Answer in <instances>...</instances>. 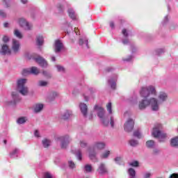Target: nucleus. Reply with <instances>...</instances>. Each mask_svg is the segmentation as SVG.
<instances>
[{
  "label": "nucleus",
  "instance_id": "35",
  "mask_svg": "<svg viewBox=\"0 0 178 178\" xmlns=\"http://www.w3.org/2000/svg\"><path fill=\"white\" fill-rule=\"evenodd\" d=\"M56 69H57V71L59 72L60 73H65V67L62 65H56Z\"/></svg>",
  "mask_w": 178,
  "mask_h": 178
},
{
  "label": "nucleus",
  "instance_id": "60",
  "mask_svg": "<svg viewBox=\"0 0 178 178\" xmlns=\"http://www.w3.org/2000/svg\"><path fill=\"white\" fill-rule=\"evenodd\" d=\"M110 27L111 29H115V23H113V22H110Z\"/></svg>",
  "mask_w": 178,
  "mask_h": 178
},
{
  "label": "nucleus",
  "instance_id": "56",
  "mask_svg": "<svg viewBox=\"0 0 178 178\" xmlns=\"http://www.w3.org/2000/svg\"><path fill=\"white\" fill-rule=\"evenodd\" d=\"M129 102L132 105H134V104H137V97H135L134 99H130Z\"/></svg>",
  "mask_w": 178,
  "mask_h": 178
},
{
  "label": "nucleus",
  "instance_id": "49",
  "mask_svg": "<svg viewBox=\"0 0 178 178\" xmlns=\"http://www.w3.org/2000/svg\"><path fill=\"white\" fill-rule=\"evenodd\" d=\"M165 50L163 49H159L156 50V55H161V54H163Z\"/></svg>",
  "mask_w": 178,
  "mask_h": 178
},
{
  "label": "nucleus",
  "instance_id": "19",
  "mask_svg": "<svg viewBox=\"0 0 178 178\" xmlns=\"http://www.w3.org/2000/svg\"><path fill=\"white\" fill-rule=\"evenodd\" d=\"M170 145L174 148H178V136L171 138Z\"/></svg>",
  "mask_w": 178,
  "mask_h": 178
},
{
  "label": "nucleus",
  "instance_id": "8",
  "mask_svg": "<svg viewBox=\"0 0 178 178\" xmlns=\"http://www.w3.org/2000/svg\"><path fill=\"white\" fill-rule=\"evenodd\" d=\"M17 23L20 27H22L24 30L29 31L33 29V25L27 22L24 18H19L17 19Z\"/></svg>",
  "mask_w": 178,
  "mask_h": 178
},
{
  "label": "nucleus",
  "instance_id": "44",
  "mask_svg": "<svg viewBox=\"0 0 178 178\" xmlns=\"http://www.w3.org/2000/svg\"><path fill=\"white\" fill-rule=\"evenodd\" d=\"M131 60H133V56H129L127 58H123L124 62H131Z\"/></svg>",
  "mask_w": 178,
  "mask_h": 178
},
{
  "label": "nucleus",
  "instance_id": "15",
  "mask_svg": "<svg viewBox=\"0 0 178 178\" xmlns=\"http://www.w3.org/2000/svg\"><path fill=\"white\" fill-rule=\"evenodd\" d=\"M0 52L2 55H10V54H12V51L9 49V46H8V44H3Z\"/></svg>",
  "mask_w": 178,
  "mask_h": 178
},
{
  "label": "nucleus",
  "instance_id": "29",
  "mask_svg": "<svg viewBox=\"0 0 178 178\" xmlns=\"http://www.w3.org/2000/svg\"><path fill=\"white\" fill-rule=\"evenodd\" d=\"M68 14L70 17L72 19V20H74V19H76V14H74V10H73V9L72 8L69 9Z\"/></svg>",
  "mask_w": 178,
  "mask_h": 178
},
{
  "label": "nucleus",
  "instance_id": "57",
  "mask_svg": "<svg viewBox=\"0 0 178 178\" xmlns=\"http://www.w3.org/2000/svg\"><path fill=\"white\" fill-rule=\"evenodd\" d=\"M34 136L35 137H40V132L38 131V130H35L34 131Z\"/></svg>",
  "mask_w": 178,
  "mask_h": 178
},
{
  "label": "nucleus",
  "instance_id": "25",
  "mask_svg": "<svg viewBox=\"0 0 178 178\" xmlns=\"http://www.w3.org/2000/svg\"><path fill=\"white\" fill-rule=\"evenodd\" d=\"M127 173L129 178H136V170L133 168H129Z\"/></svg>",
  "mask_w": 178,
  "mask_h": 178
},
{
  "label": "nucleus",
  "instance_id": "10",
  "mask_svg": "<svg viewBox=\"0 0 178 178\" xmlns=\"http://www.w3.org/2000/svg\"><path fill=\"white\" fill-rule=\"evenodd\" d=\"M133 129H134V120L129 118L124 125V131H127V133H130L131 131H133Z\"/></svg>",
  "mask_w": 178,
  "mask_h": 178
},
{
  "label": "nucleus",
  "instance_id": "42",
  "mask_svg": "<svg viewBox=\"0 0 178 178\" xmlns=\"http://www.w3.org/2000/svg\"><path fill=\"white\" fill-rule=\"evenodd\" d=\"M76 158H77V159H78L79 161H81V159H82L81 151L78 150V151L76 152Z\"/></svg>",
  "mask_w": 178,
  "mask_h": 178
},
{
  "label": "nucleus",
  "instance_id": "40",
  "mask_svg": "<svg viewBox=\"0 0 178 178\" xmlns=\"http://www.w3.org/2000/svg\"><path fill=\"white\" fill-rule=\"evenodd\" d=\"M56 97H58V92H53L49 97L50 101H52V99H55V98H56Z\"/></svg>",
  "mask_w": 178,
  "mask_h": 178
},
{
  "label": "nucleus",
  "instance_id": "52",
  "mask_svg": "<svg viewBox=\"0 0 178 178\" xmlns=\"http://www.w3.org/2000/svg\"><path fill=\"white\" fill-rule=\"evenodd\" d=\"M42 74L43 76H44L45 77H51V74H49V72H47V71H43L42 72Z\"/></svg>",
  "mask_w": 178,
  "mask_h": 178
},
{
  "label": "nucleus",
  "instance_id": "38",
  "mask_svg": "<svg viewBox=\"0 0 178 178\" xmlns=\"http://www.w3.org/2000/svg\"><path fill=\"white\" fill-rule=\"evenodd\" d=\"M38 86L40 87H46V86H48V82L47 81H40L38 82Z\"/></svg>",
  "mask_w": 178,
  "mask_h": 178
},
{
  "label": "nucleus",
  "instance_id": "53",
  "mask_svg": "<svg viewBox=\"0 0 178 178\" xmlns=\"http://www.w3.org/2000/svg\"><path fill=\"white\" fill-rule=\"evenodd\" d=\"M9 1L10 0H3L5 8H9V6H10V4H9Z\"/></svg>",
  "mask_w": 178,
  "mask_h": 178
},
{
  "label": "nucleus",
  "instance_id": "17",
  "mask_svg": "<svg viewBox=\"0 0 178 178\" xmlns=\"http://www.w3.org/2000/svg\"><path fill=\"white\" fill-rule=\"evenodd\" d=\"M81 112L83 116H87V112L88 111V107L87 106V104L84 103H81L79 105Z\"/></svg>",
  "mask_w": 178,
  "mask_h": 178
},
{
  "label": "nucleus",
  "instance_id": "28",
  "mask_svg": "<svg viewBox=\"0 0 178 178\" xmlns=\"http://www.w3.org/2000/svg\"><path fill=\"white\" fill-rule=\"evenodd\" d=\"M17 154H19V149H15L10 153V158L17 157Z\"/></svg>",
  "mask_w": 178,
  "mask_h": 178
},
{
  "label": "nucleus",
  "instance_id": "23",
  "mask_svg": "<svg viewBox=\"0 0 178 178\" xmlns=\"http://www.w3.org/2000/svg\"><path fill=\"white\" fill-rule=\"evenodd\" d=\"M42 144L44 148H48V147H49V145H51V140L44 138L42 140Z\"/></svg>",
  "mask_w": 178,
  "mask_h": 178
},
{
  "label": "nucleus",
  "instance_id": "34",
  "mask_svg": "<svg viewBox=\"0 0 178 178\" xmlns=\"http://www.w3.org/2000/svg\"><path fill=\"white\" fill-rule=\"evenodd\" d=\"M134 137H136V138H143V135L140 131L137 130L134 132Z\"/></svg>",
  "mask_w": 178,
  "mask_h": 178
},
{
  "label": "nucleus",
  "instance_id": "46",
  "mask_svg": "<svg viewBox=\"0 0 178 178\" xmlns=\"http://www.w3.org/2000/svg\"><path fill=\"white\" fill-rule=\"evenodd\" d=\"M0 16L1 17H6L7 16L6 12L3 10H0Z\"/></svg>",
  "mask_w": 178,
  "mask_h": 178
},
{
  "label": "nucleus",
  "instance_id": "61",
  "mask_svg": "<svg viewBox=\"0 0 178 178\" xmlns=\"http://www.w3.org/2000/svg\"><path fill=\"white\" fill-rule=\"evenodd\" d=\"M22 3H23L24 5H26V3H27V2H29L28 0H21Z\"/></svg>",
  "mask_w": 178,
  "mask_h": 178
},
{
  "label": "nucleus",
  "instance_id": "33",
  "mask_svg": "<svg viewBox=\"0 0 178 178\" xmlns=\"http://www.w3.org/2000/svg\"><path fill=\"white\" fill-rule=\"evenodd\" d=\"M129 145H131V147H137V145H138V140L131 139V140H129Z\"/></svg>",
  "mask_w": 178,
  "mask_h": 178
},
{
  "label": "nucleus",
  "instance_id": "27",
  "mask_svg": "<svg viewBox=\"0 0 178 178\" xmlns=\"http://www.w3.org/2000/svg\"><path fill=\"white\" fill-rule=\"evenodd\" d=\"M27 120V117H21L17 120V124H24Z\"/></svg>",
  "mask_w": 178,
  "mask_h": 178
},
{
  "label": "nucleus",
  "instance_id": "36",
  "mask_svg": "<svg viewBox=\"0 0 178 178\" xmlns=\"http://www.w3.org/2000/svg\"><path fill=\"white\" fill-rule=\"evenodd\" d=\"M79 145L81 148H86L87 147V142L85 140H81L79 141Z\"/></svg>",
  "mask_w": 178,
  "mask_h": 178
},
{
  "label": "nucleus",
  "instance_id": "62",
  "mask_svg": "<svg viewBox=\"0 0 178 178\" xmlns=\"http://www.w3.org/2000/svg\"><path fill=\"white\" fill-rule=\"evenodd\" d=\"M83 97H84L85 101H86V102L88 101L89 97L88 96H86V95H83Z\"/></svg>",
  "mask_w": 178,
  "mask_h": 178
},
{
  "label": "nucleus",
  "instance_id": "18",
  "mask_svg": "<svg viewBox=\"0 0 178 178\" xmlns=\"http://www.w3.org/2000/svg\"><path fill=\"white\" fill-rule=\"evenodd\" d=\"M42 109H44V104H37L33 106L34 113H40Z\"/></svg>",
  "mask_w": 178,
  "mask_h": 178
},
{
  "label": "nucleus",
  "instance_id": "3",
  "mask_svg": "<svg viewBox=\"0 0 178 178\" xmlns=\"http://www.w3.org/2000/svg\"><path fill=\"white\" fill-rule=\"evenodd\" d=\"M105 143L104 142H95L93 144L92 148L89 149V158L90 159H95L97 155L99 153V151L105 148Z\"/></svg>",
  "mask_w": 178,
  "mask_h": 178
},
{
  "label": "nucleus",
  "instance_id": "24",
  "mask_svg": "<svg viewBox=\"0 0 178 178\" xmlns=\"http://www.w3.org/2000/svg\"><path fill=\"white\" fill-rule=\"evenodd\" d=\"M85 44L86 47L88 48V40L87 38H80L79 40V45H83Z\"/></svg>",
  "mask_w": 178,
  "mask_h": 178
},
{
  "label": "nucleus",
  "instance_id": "47",
  "mask_svg": "<svg viewBox=\"0 0 178 178\" xmlns=\"http://www.w3.org/2000/svg\"><path fill=\"white\" fill-rule=\"evenodd\" d=\"M152 149H153V154L154 155H158V154H159V152H161V150H159V149L158 148H152Z\"/></svg>",
  "mask_w": 178,
  "mask_h": 178
},
{
  "label": "nucleus",
  "instance_id": "4",
  "mask_svg": "<svg viewBox=\"0 0 178 178\" xmlns=\"http://www.w3.org/2000/svg\"><path fill=\"white\" fill-rule=\"evenodd\" d=\"M94 111H95L103 126H109V118H108V116L105 114V109L96 104L94 106Z\"/></svg>",
  "mask_w": 178,
  "mask_h": 178
},
{
  "label": "nucleus",
  "instance_id": "39",
  "mask_svg": "<svg viewBox=\"0 0 178 178\" xmlns=\"http://www.w3.org/2000/svg\"><path fill=\"white\" fill-rule=\"evenodd\" d=\"M129 166H133L134 168H138V161H134L129 163Z\"/></svg>",
  "mask_w": 178,
  "mask_h": 178
},
{
  "label": "nucleus",
  "instance_id": "43",
  "mask_svg": "<svg viewBox=\"0 0 178 178\" xmlns=\"http://www.w3.org/2000/svg\"><path fill=\"white\" fill-rule=\"evenodd\" d=\"M44 178H54V175L49 172H44Z\"/></svg>",
  "mask_w": 178,
  "mask_h": 178
},
{
  "label": "nucleus",
  "instance_id": "50",
  "mask_svg": "<svg viewBox=\"0 0 178 178\" xmlns=\"http://www.w3.org/2000/svg\"><path fill=\"white\" fill-rule=\"evenodd\" d=\"M168 22H169V16L166 15L165 17H164V19L163 21V24L165 25L166 24V23H168Z\"/></svg>",
  "mask_w": 178,
  "mask_h": 178
},
{
  "label": "nucleus",
  "instance_id": "11",
  "mask_svg": "<svg viewBox=\"0 0 178 178\" xmlns=\"http://www.w3.org/2000/svg\"><path fill=\"white\" fill-rule=\"evenodd\" d=\"M64 46L62 41L57 40L54 42V52L56 54H59L62 49H63Z\"/></svg>",
  "mask_w": 178,
  "mask_h": 178
},
{
  "label": "nucleus",
  "instance_id": "2",
  "mask_svg": "<svg viewBox=\"0 0 178 178\" xmlns=\"http://www.w3.org/2000/svg\"><path fill=\"white\" fill-rule=\"evenodd\" d=\"M140 95L144 99L139 102L138 109H140V111H144V109H147V108H142L143 105L141 104L146 101H149L151 98H154L152 96H156V88L154 86L143 87L140 90Z\"/></svg>",
  "mask_w": 178,
  "mask_h": 178
},
{
  "label": "nucleus",
  "instance_id": "32",
  "mask_svg": "<svg viewBox=\"0 0 178 178\" xmlns=\"http://www.w3.org/2000/svg\"><path fill=\"white\" fill-rule=\"evenodd\" d=\"M106 109L109 115H112V102H110L106 104Z\"/></svg>",
  "mask_w": 178,
  "mask_h": 178
},
{
  "label": "nucleus",
  "instance_id": "41",
  "mask_svg": "<svg viewBox=\"0 0 178 178\" xmlns=\"http://www.w3.org/2000/svg\"><path fill=\"white\" fill-rule=\"evenodd\" d=\"M68 166L70 169H74V168H76V164L74 163V162L70 161H68Z\"/></svg>",
  "mask_w": 178,
  "mask_h": 178
},
{
  "label": "nucleus",
  "instance_id": "54",
  "mask_svg": "<svg viewBox=\"0 0 178 178\" xmlns=\"http://www.w3.org/2000/svg\"><path fill=\"white\" fill-rule=\"evenodd\" d=\"M115 162L117 163H120V161H122V157L121 156H118L114 159Z\"/></svg>",
  "mask_w": 178,
  "mask_h": 178
},
{
  "label": "nucleus",
  "instance_id": "58",
  "mask_svg": "<svg viewBox=\"0 0 178 178\" xmlns=\"http://www.w3.org/2000/svg\"><path fill=\"white\" fill-rule=\"evenodd\" d=\"M170 178H178L177 174H172L170 175Z\"/></svg>",
  "mask_w": 178,
  "mask_h": 178
},
{
  "label": "nucleus",
  "instance_id": "9",
  "mask_svg": "<svg viewBox=\"0 0 178 178\" xmlns=\"http://www.w3.org/2000/svg\"><path fill=\"white\" fill-rule=\"evenodd\" d=\"M11 52L15 55H17L20 52V42L16 39H13Z\"/></svg>",
  "mask_w": 178,
  "mask_h": 178
},
{
  "label": "nucleus",
  "instance_id": "22",
  "mask_svg": "<svg viewBox=\"0 0 178 178\" xmlns=\"http://www.w3.org/2000/svg\"><path fill=\"white\" fill-rule=\"evenodd\" d=\"M44 44V37L42 35H38L36 37V45L38 47H42Z\"/></svg>",
  "mask_w": 178,
  "mask_h": 178
},
{
  "label": "nucleus",
  "instance_id": "63",
  "mask_svg": "<svg viewBox=\"0 0 178 178\" xmlns=\"http://www.w3.org/2000/svg\"><path fill=\"white\" fill-rule=\"evenodd\" d=\"M3 26H4V27H8V26H9V23L5 22V23L3 24Z\"/></svg>",
  "mask_w": 178,
  "mask_h": 178
},
{
  "label": "nucleus",
  "instance_id": "30",
  "mask_svg": "<svg viewBox=\"0 0 178 178\" xmlns=\"http://www.w3.org/2000/svg\"><path fill=\"white\" fill-rule=\"evenodd\" d=\"M14 35L17 38H19V39L23 38V35H22V32H20V31H19V29H15L14 31Z\"/></svg>",
  "mask_w": 178,
  "mask_h": 178
},
{
  "label": "nucleus",
  "instance_id": "1",
  "mask_svg": "<svg viewBox=\"0 0 178 178\" xmlns=\"http://www.w3.org/2000/svg\"><path fill=\"white\" fill-rule=\"evenodd\" d=\"M158 98V99H157ZM157 98L156 97H150V99L146 100L144 103H141L142 108H148V106H150L152 111L154 112H158L159 111V105L160 104H163V102H166L168 101V99L169 98V96L168 95V93L165 92H159Z\"/></svg>",
  "mask_w": 178,
  "mask_h": 178
},
{
  "label": "nucleus",
  "instance_id": "55",
  "mask_svg": "<svg viewBox=\"0 0 178 178\" xmlns=\"http://www.w3.org/2000/svg\"><path fill=\"white\" fill-rule=\"evenodd\" d=\"M144 178H149L151 177V172H145L143 175Z\"/></svg>",
  "mask_w": 178,
  "mask_h": 178
},
{
  "label": "nucleus",
  "instance_id": "64",
  "mask_svg": "<svg viewBox=\"0 0 178 178\" xmlns=\"http://www.w3.org/2000/svg\"><path fill=\"white\" fill-rule=\"evenodd\" d=\"M55 60H56V58H55V56H51V61L55 62Z\"/></svg>",
  "mask_w": 178,
  "mask_h": 178
},
{
  "label": "nucleus",
  "instance_id": "21",
  "mask_svg": "<svg viewBox=\"0 0 178 178\" xmlns=\"http://www.w3.org/2000/svg\"><path fill=\"white\" fill-rule=\"evenodd\" d=\"M72 116V111L66 110L62 115V119L63 120H67Z\"/></svg>",
  "mask_w": 178,
  "mask_h": 178
},
{
  "label": "nucleus",
  "instance_id": "37",
  "mask_svg": "<svg viewBox=\"0 0 178 178\" xmlns=\"http://www.w3.org/2000/svg\"><path fill=\"white\" fill-rule=\"evenodd\" d=\"M85 171H86L88 173H90L92 170V167L91 165H86L84 167Z\"/></svg>",
  "mask_w": 178,
  "mask_h": 178
},
{
  "label": "nucleus",
  "instance_id": "14",
  "mask_svg": "<svg viewBox=\"0 0 178 178\" xmlns=\"http://www.w3.org/2000/svg\"><path fill=\"white\" fill-rule=\"evenodd\" d=\"M116 81H118V76L115 75L113 77H111L108 80V84L110 85L111 88H112V90H116Z\"/></svg>",
  "mask_w": 178,
  "mask_h": 178
},
{
  "label": "nucleus",
  "instance_id": "45",
  "mask_svg": "<svg viewBox=\"0 0 178 178\" xmlns=\"http://www.w3.org/2000/svg\"><path fill=\"white\" fill-rule=\"evenodd\" d=\"M110 124H111V127H114V126H115V118H113V116H111L110 118Z\"/></svg>",
  "mask_w": 178,
  "mask_h": 178
},
{
  "label": "nucleus",
  "instance_id": "26",
  "mask_svg": "<svg viewBox=\"0 0 178 178\" xmlns=\"http://www.w3.org/2000/svg\"><path fill=\"white\" fill-rule=\"evenodd\" d=\"M109 155H111V151L105 150L102 154L101 158L102 159H108L109 158Z\"/></svg>",
  "mask_w": 178,
  "mask_h": 178
},
{
  "label": "nucleus",
  "instance_id": "6",
  "mask_svg": "<svg viewBox=\"0 0 178 178\" xmlns=\"http://www.w3.org/2000/svg\"><path fill=\"white\" fill-rule=\"evenodd\" d=\"M27 79H19L17 81V91L21 94V95H29V88L26 86Z\"/></svg>",
  "mask_w": 178,
  "mask_h": 178
},
{
  "label": "nucleus",
  "instance_id": "48",
  "mask_svg": "<svg viewBox=\"0 0 178 178\" xmlns=\"http://www.w3.org/2000/svg\"><path fill=\"white\" fill-rule=\"evenodd\" d=\"M3 42L5 43V44H7V42H9V37H8L7 35H4L3 37Z\"/></svg>",
  "mask_w": 178,
  "mask_h": 178
},
{
  "label": "nucleus",
  "instance_id": "59",
  "mask_svg": "<svg viewBox=\"0 0 178 178\" xmlns=\"http://www.w3.org/2000/svg\"><path fill=\"white\" fill-rule=\"evenodd\" d=\"M122 44H124V45H127V44H129V40H127V39L124 40L122 41Z\"/></svg>",
  "mask_w": 178,
  "mask_h": 178
},
{
  "label": "nucleus",
  "instance_id": "13",
  "mask_svg": "<svg viewBox=\"0 0 178 178\" xmlns=\"http://www.w3.org/2000/svg\"><path fill=\"white\" fill-rule=\"evenodd\" d=\"M97 172L99 175H106L108 173V168L104 163H101L97 168Z\"/></svg>",
  "mask_w": 178,
  "mask_h": 178
},
{
  "label": "nucleus",
  "instance_id": "7",
  "mask_svg": "<svg viewBox=\"0 0 178 178\" xmlns=\"http://www.w3.org/2000/svg\"><path fill=\"white\" fill-rule=\"evenodd\" d=\"M56 141L60 143V147L62 149H65L67 148V145H69V143L72 141V138L68 135H65L64 136H60L56 138Z\"/></svg>",
  "mask_w": 178,
  "mask_h": 178
},
{
  "label": "nucleus",
  "instance_id": "12",
  "mask_svg": "<svg viewBox=\"0 0 178 178\" xmlns=\"http://www.w3.org/2000/svg\"><path fill=\"white\" fill-rule=\"evenodd\" d=\"M35 61L41 66V67H48V63H47V60L44 59V58L41 56H38L37 58H34Z\"/></svg>",
  "mask_w": 178,
  "mask_h": 178
},
{
  "label": "nucleus",
  "instance_id": "5",
  "mask_svg": "<svg viewBox=\"0 0 178 178\" xmlns=\"http://www.w3.org/2000/svg\"><path fill=\"white\" fill-rule=\"evenodd\" d=\"M162 129H163V127L161 124H156L154 125L152 132V136L155 138L159 139L161 142L163 141L167 137L166 134L162 131Z\"/></svg>",
  "mask_w": 178,
  "mask_h": 178
},
{
  "label": "nucleus",
  "instance_id": "20",
  "mask_svg": "<svg viewBox=\"0 0 178 178\" xmlns=\"http://www.w3.org/2000/svg\"><path fill=\"white\" fill-rule=\"evenodd\" d=\"M146 147L149 149H152V148H155V147H156V143H155V141L149 140L146 142Z\"/></svg>",
  "mask_w": 178,
  "mask_h": 178
},
{
  "label": "nucleus",
  "instance_id": "31",
  "mask_svg": "<svg viewBox=\"0 0 178 178\" xmlns=\"http://www.w3.org/2000/svg\"><path fill=\"white\" fill-rule=\"evenodd\" d=\"M12 97L14 99V102H17V101H19V93H17V92H13Z\"/></svg>",
  "mask_w": 178,
  "mask_h": 178
},
{
  "label": "nucleus",
  "instance_id": "16",
  "mask_svg": "<svg viewBox=\"0 0 178 178\" xmlns=\"http://www.w3.org/2000/svg\"><path fill=\"white\" fill-rule=\"evenodd\" d=\"M23 73H30L31 74H34L37 76V74H40V70L37 67H32L30 69V71H27V70H24Z\"/></svg>",
  "mask_w": 178,
  "mask_h": 178
},
{
  "label": "nucleus",
  "instance_id": "51",
  "mask_svg": "<svg viewBox=\"0 0 178 178\" xmlns=\"http://www.w3.org/2000/svg\"><path fill=\"white\" fill-rule=\"evenodd\" d=\"M122 33L124 37H129V33H127V30L124 29H122Z\"/></svg>",
  "mask_w": 178,
  "mask_h": 178
}]
</instances>
